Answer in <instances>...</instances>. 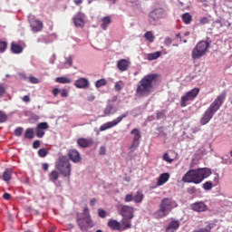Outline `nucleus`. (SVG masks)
I'll use <instances>...</instances> for the list:
<instances>
[{
    "label": "nucleus",
    "instance_id": "24",
    "mask_svg": "<svg viewBox=\"0 0 232 232\" xmlns=\"http://www.w3.org/2000/svg\"><path fill=\"white\" fill-rule=\"evenodd\" d=\"M11 51L13 53H23V46H21L19 44L12 43Z\"/></svg>",
    "mask_w": 232,
    "mask_h": 232
},
{
    "label": "nucleus",
    "instance_id": "57",
    "mask_svg": "<svg viewBox=\"0 0 232 232\" xmlns=\"http://www.w3.org/2000/svg\"><path fill=\"white\" fill-rule=\"evenodd\" d=\"M6 92V89L3 86L0 85V98L5 95V92Z\"/></svg>",
    "mask_w": 232,
    "mask_h": 232
},
{
    "label": "nucleus",
    "instance_id": "37",
    "mask_svg": "<svg viewBox=\"0 0 232 232\" xmlns=\"http://www.w3.org/2000/svg\"><path fill=\"white\" fill-rule=\"evenodd\" d=\"M106 84H108V82L106 81V79H101L96 81L95 82L96 88H102V86H106Z\"/></svg>",
    "mask_w": 232,
    "mask_h": 232
},
{
    "label": "nucleus",
    "instance_id": "7",
    "mask_svg": "<svg viewBox=\"0 0 232 232\" xmlns=\"http://www.w3.org/2000/svg\"><path fill=\"white\" fill-rule=\"evenodd\" d=\"M168 13L164 8H156L149 13V21H160V19H166Z\"/></svg>",
    "mask_w": 232,
    "mask_h": 232
},
{
    "label": "nucleus",
    "instance_id": "31",
    "mask_svg": "<svg viewBox=\"0 0 232 232\" xmlns=\"http://www.w3.org/2000/svg\"><path fill=\"white\" fill-rule=\"evenodd\" d=\"M24 137V139H28V140L34 139L35 137V132L34 129L32 128L26 129Z\"/></svg>",
    "mask_w": 232,
    "mask_h": 232
},
{
    "label": "nucleus",
    "instance_id": "47",
    "mask_svg": "<svg viewBox=\"0 0 232 232\" xmlns=\"http://www.w3.org/2000/svg\"><path fill=\"white\" fill-rule=\"evenodd\" d=\"M163 160H165V162H169V164H171V162H173V159L169 158V154L165 153L163 155Z\"/></svg>",
    "mask_w": 232,
    "mask_h": 232
},
{
    "label": "nucleus",
    "instance_id": "34",
    "mask_svg": "<svg viewBox=\"0 0 232 232\" xmlns=\"http://www.w3.org/2000/svg\"><path fill=\"white\" fill-rule=\"evenodd\" d=\"M144 37L147 41H149V43H153V41H155V35H153V32L151 31L145 33Z\"/></svg>",
    "mask_w": 232,
    "mask_h": 232
},
{
    "label": "nucleus",
    "instance_id": "4",
    "mask_svg": "<svg viewBox=\"0 0 232 232\" xmlns=\"http://www.w3.org/2000/svg\"><path fill=\"white\" fill-rule=\"evenodd\" d=\"M176 207L177 205L173 198H163L160 204V209L154 213L155 218H164V217H168V215H169V211Z\"/></svg>",
    "mask_w": 232,
    "mask_h": 232
},
{
    "label": "nucleus",
    "instance_id": "11",
    "mask_svg": "<svg viewBox=\"0 0 232 232\" xmlns=\"http://www.w3.org/2000/svg\"><path fill=\"white\" fill-rule=\"evenodd\" d=\"M133 213H135V208L128 205L122 206L120 210V215H121L123 218H133Z\"/></svg>",
    "mask_w": 232,
    "mask_h": 232
},
{
    "label": "nucleus",
    "instance_id": "56",
    "mask_svg": "<svg viewBox=\"0 0 232 232\" xmlns=\"http://www.w3.org/2000/svg\"><path fill=\"white\" fill-rule=\"evenodd\" d=\"M3 198H4L5 200H10V198H12V195H10V193H5V194L3 195Z\"/></svg>",
    "mask_w": 232,
    "mask_h": 232
},
{
    "label": "nucleus",
    "instance_id": "32",
    "mask_svg": "<svg viewBox=\"0 0 232 232\" xmlns=\"http://www.w3.org/2000/svg\"><path fill=\"white\" fill-rule=\"evenodd\" d=\"M182 21L185 24H189L193 21V16L189 13H185L182 14Z\"/></svg>",
    "mask_w": 232,
    "mask_h": 232
},
{
    "label": "nucleus",
    "instance_id": "5",
    "mask_svg": "<svg viewBox=\"0 0 232 232\" xmlns=\"http://www.w3.org/2000/svg\"><path fill=\"white\" fill-rule=\"evenodd\" d=\"M211 44L208 41H199L196 46L192 49L191 57L193 61H198L202 59L206 53H208Z\"/></svg>",
    "mask_w": 232,
    "mask_h": 232
},
{
    "label": "nucleus",
    "instance_id": "38",
    "mask_svg": "<svg viewBox=\"0 0 232 232\" xmlns=\"http://www.w3.org/2000/svg\"><path fill=\"white\" fill-rule=\"evenodd\" d=\"M38 155L39 157H41L42 159H44V157H46L48 155V149L44 148V149H40L38 150Z\"/></svg>",
    "mask_w": 232,
    "mask_h": 232
},
{
    "label": "nucleus",
    "instance_id": "19",
    "mask_svg": "<svg viewBox=\"0 0 232 232\" xmlns=\"http://www.w3.org/2000/svg\"><path fill=\"white\" fill-rule=\"evenodd\" d=\"M108 226L111 227V229H113L114 231H121L122 229V225H121V222L115 219H110L108 221Z\"/></svg>",
    "mask_w": 232,
    "mask_h": 232
},
{
    "label": "nucleus",
    "instance_id": "50",
    "mask_svg": "<svg viewBox=\"0 0 232 232\" xmlns=\"http://www.w3.org/2000/svg\"><path fill=\"white\" fill-rule=\"evenodd\" d=\"M200 24H209V19L208 17H203L199 20Z\"/></svg>",
    "mask_w": 232,
    "mask_h": 232
},
{
    "label": "nucleus",
    "instance_id": "27",
    "mask_svg": "<svg viewBox=\"0 0 232 232\" xmlns=\"http://www.w3.org/2000/svg\"><path fill=\"white\" fill-rule=\"evenodd\" d=\"M135 204H140L144 200V194L142 191L138 190L136 194L133 196Z\"/></svg>",
    "mask_w": 232,
    "mask_h": 232
},
{
    "label": "nucleus",
    "instance_id": "16",
    "mask_svg": "<svg viewBox=\"0 0 232 232\" xmlns=\"http://www.w3.org/2000/svg\"><path fill=\"white\" fill-rule=\"evenodd\" d=\"M74 86L79 89H86L90 87V81L86 78H80L75 81Z\"/></svg>",
    "mask_w": 232,
    "mask_h": 232
},
{
    "label": "nucleus",
    "instance_id": "64",
    "mask_svg": "<svg viewBox=\"0 0 232 232\" xmlns=\"http://www.w3.org/2000/svg\"><path fill=\"white\" fill-rule=\"evenodd\" d=\"M176 37L180 39V34H176Z\"/></svg>",
    "mask_w": 232,
    "mask_h": 232
},
{
    "label": "nucleus",
    "instance_id": "41",
    "mask_svg": "<svg viewBox=\"0 0 232 232\" xmlns=\"http://www.w3.org/2000/svg\"><path fill=\"white\" fill-rule=\"evenodd\" d=\"M8 121V115L5 111H0V123L6 122Z\"/></svg>",
    "mask_w": 232,
    "mask_h": 232
},
{
    "label": "nucleus",
    "instance_id": "9",
    "mask_svg": "<svg viewBox=\"0 0 232 232\" xmlns=\"http://www.w3.org/2000/svg\"><path fill=\"white\" fill-rule=\"evenodd\" d=\"M77 224L82 231H86L88 227H93V222L91 217H82L81 214L77 215Z\"/></svg>",
    "mask_w": 232,
    "mask_h": 232
},
{
    "label": "nucleus",
    "instance_id": "18",
    "mask_svg": "<svg viewBox=\"0 0 232 232\" xmlns=\"http://www.w3.org/2000/svg\"><path fill=\"white\" fill-rule=\"evenodd\" d=\"M117 68L120 72H126L130 68V61L126 59H121L117 63Z\"/></svg>",
    "mask_w": 232,
    "mask_h": 232
},
{
    "label": "nucleus",
    "instance_id": "62",
    "mask_svg": "<svg viewBox=\"0 0 232 232\" xmlns=\"http://www.w3.org/2000/svg\"><path fill=\"white\" fill-rule=\"evenodd\" d=\"M74 5H82V0H73Z\"/></svg>",
    "mask_w": 232,
    "mask_h": 232
},
{
    "label": "nucleus",
    "instance_id": "42",
    "mask_svg": "<svg viewBox=\"0 0 232 232\" xmlns=\"http://www.w3.org/2000/svg\"><path fill=\"white\" fill-rule=\"evenodd\" d=\"M6 48H8V44L6 42H0V53H3Z\"/></svg>",
    "mask_w": 232,
    "mask_h": 232
},
{
    "label": "nucleus",
    "instance_id": "10",
    "mask_svg": "<svg viewBox=\"0 0 232 232\" xmlns=\"http://www.w3.org/2000/svg\"><path fill=\"white\" fill-rule=\"evenodd\" d=\"M130 135H133V139H132V143L130 145V150H137V148H139V146L140 145V130H139V129H133L130 131Z\"/></svg>",
    "mask_w": 232,
    "mask_h": 232
},
{
    "label": "nucleus",
    "instance_id": "15",
    "mask_svg": "<svg viewBox=\"0 0 232 232\" xmlns=\"http://www.w3.org/2000/svg\"><path fill=\"white\" fill-rule=\"evenodd\" d=\"M179 227H180V221L172 219L165 228V232H175Z\"/></svg>",
    "mask_w": 232,
    "mask_h": 232
},
{
    "label": "nucleus",
    "instance_id": "43",
    "mask_svg": "<svg viewBox=\"0 0 232 232\" xmlns=\"http://www.w3.org/2000/svg\"><path fill=\"white\" fill-rule=\"evenodd\" d=\"M98 215H99V217H100L101 218H106V217H107L108 214L105 212L104 209L99 208V209H98Z\"/></svg>",
    "mask_w": 232,
    "mask_h": 232
},
{
    "label": "nucleus",
    "instance_id": "29",
    "mask_svg": "<svg viewBox=\"0 0 232 232\" xmlns=\"http://www.w3.org/2000/svg\"><path fill=\"white\" fill-rule=\"evenodd\" d=\"M55 82H58L59 84H70V82H72V79L66 76L57 77L55 79Z\"/></svg>",
    "mask_w": 232,
    "mask_h": 232
},
{
    "label": "nucleus",
    "instance_id": "44",
    "mask_svg": "<svg viewBox=\"0 0 232 232\" xmlns=\"http://www.w3.org/2000/svg\"><path fill=\"white\" fill-rule=\"evenodd\" d=\"M187 193L188 195H195L197 193V188L195 187H190L187 188Z\"/></svg>",
    "mask_w": 232,
    "mask_h": 232
},
{
    "label": "nucleus",
    "instance_id": "40",
    "mask_svg": "<svg viewBox=\"0 0 232 232\" xmlns=\"http://www.w3.org/2000/svg\"><path fill=\"white\" fill-rule=\"evenodd\" d=\"M124 86V82L120 81L115 82L114 88L116 90V92H121V90H122V87Z\"/></svg>",
    "mask_w": 232,
    "mask_h": 232
},
{
    "label": "nucleus",
    "instance_id": "2",
    "mask_svg": "<svg viewBox=\"0 0 232 232\" xmlns=\"http://www.w3.org/2000/svg\"><path fill=\"white\" fill-rule=\"evenodd\" d=\"M159 74L151 73L145 75L138 83L136 93L138 97H148L153 92V84L157 82Z\"/></svg>",
    "mask_w": 232,
    "mask_h": 232
},
{
    "label": "nucleus",
    "instance_id": "52",
    "mask_svg": "<svg viewBox=\"0 0 232 232\" xmlns=\"http://www.w3.org/2000/svg\"><path fill=\"white\" fill-rule=\"evenodd\" d=\"M164 43H165L166 46H170L171 44L173 43V40H171V38H169V37H166Z\"/></svg>",
    "mask_w": 232,
    "mask_h": 232
},
{
    "label": "nucleus",
    "instance_id": "26",
    "mask_svg": "<svg viewBox=\"0 0 232 232\" xmlns=\"http://www.w3.org/2000/svg\"><path fill=\"white\" fill-rule=\"evenodd\" d=\"M188 101H193L189 95H188V92L181 96L180 100V106L181 108H186L188 106Z\"/></svg>",
    "mask_w": 232,
    "mask_h": 232
},
{
    "label": "nucleus",
    "instance_id": "51",
    "mask_svg": "<svg viewBox=\"0 0 232 232\" xmlns=\"http://www.w3.org/2000/svg\"><path fill=\"white\" fill-rule=\"evenodd\" d=\"M40 146H41V141L39 140H36L34 141L33 148L34 150H37Z\"/></svg>",
    "mask_w": 232,
    "mask_h": 232
},
{
    "label": "nucleus",
    "instance_id": "61",
    "mask_svg": "<svg viewBox=\"0 0 232 232\" xmlns=\"http://www.w3.org/2000/svg\"><path fill=\"white\" fill-rule=\"evenodd\" d=\"M96 203H97V198H92L90 200V206H95Z\"/></svg>",
    "mask_w": 232,
    "mask_h": 232
},
{
    "label": "nucleus",
    "instance_id": "3",
    "mask_svg": "<svg viewBox=\"0 0 232 232\" xmlns=\"http://www.w3.org/2000/svg\"><path fill=\"white\" fill-rule=\"evenodd\" d=\"M226 101V92H222L218 95V97L214 100V102L209 105V107L206 110L200 119L201 126H206L213 119L215 113L220 110L222 104H224Z\"/></svg>",
    "mask_w": 232,
    "mask_h": 232
},
{
    "label": "nucleus",
    "instance_id": "17",
    "mask_svg": "<svg viewBox=\"0 0 232 232\" xmlns=\"http://www.w3.org/2000/svg\"><path fill=\"white\" fill-rule=\"evenodd\" d=\"M68 157L74 163L81 162V153L77 151V150H71L68 152Z\"/></svg>",
    "mask_w": 232,
    "mask_h": 232
},
{
    "label": "nucleus",
    "instance_id": "25",
    "mask_svg": "<svg viewBox=\"0 0 232 232\" xmlns=\"http://www.w3.org/2000/svg\"><path fill=\"white\" fill-rule=\"evenodd\" d=\"M109 24H111V17L110 16L103 17L102 19V24H101L102 30H106Z\"/></svg>",
    "mask_w": 232,
    "mask_h": 232
},
{
    "label": "nucleus",
    "instance_id": "59",
    "mask_svg": "<svg viewBox=\"0 0 232 232\" xmlns=\"http://www.w3.org/2000/svg\"><path fill=\"white\" fill-rule=\"evenodd\" d=\"M42 168H43L44 171H48V168H50V166L48 165V163H44L42 165Z\"/></svg>",
    "mask_w": 232,
    "mask_h": 232
},
{
    "label": "nucleus",
    "instance_id": "14",
    "mask_svg": "<svg viewBox=\"0 0 232 232\" xmlns=\"http://www.w3.org/2000/svg\"><path fill=\"white\" fill-rule=\"evenodd\" d=\"M79 148H91L93 145V139L92 138H79L76 140Z\"/></svg>",
    "mask_w": 232,
    "mask_h": 232
},
{
    "label": "nucleus",
    "instance_id": "45",
    "mask_svg": "<svg viewBox=\"0 0 232 232\" xmlns=\"http://www.w3.org/2000/svg\"><path fill=\"white\" fill-rule=\"evenodd\" d=\"M134 198L132 194H127L124 198V202H133Z\"/></svg>",
    "mask_w": 232,
    "mask_h": 232
},
{
    "label": "nucleus",
    "instance_id": "22",
    "mask_svg": "<svg viewBox=\"0 0 232 232\" xmlns=\"http://www.w3.org/2000/svg\"><path fill=\"white\" fill-rule=\"evenodd\" d=\"M73 23L77 27L84 26V18H82V15L81 14H78L73 18Z\"/></svg>",
    "mask_w": 232,
    "mask_h": 232
},
{
    "label": "nucleus",
    "instance_id": "55",
    "mask_svg": "<svg viewBox=\"0 0 232 232\" xmlns=\"http://www.w3.org/2000/svg\"><path fill=\"white\" fill-rule=\"evenodd\" d=\"M66 64H69V66H73V60L72 59L71 56L66 58Z\"/></svg>",
    "mask_w": 232,
    "mask_h": 232
},
{
    "label": "nucleus",
    "instance_id": "20",
    "mask_svg": "<svg viewBox=\"0 0 232 232\" xmlns=\"http://www.w3.org/2000/svg\"><path fill=\"white\" fill-rule=\"evenodd\" d=\"M168 180H169V173L165 172L159 177L157 186H164Z\"/></svg>",
    "mask_w": 232,
    "mask_h": 232
},
{
    "label": "nucleus",
    "instance_id": "6",
    "mask_svg": "<svg viewBox=\"0 0 232 232\" xmlns=\"http://www.w3.org/2000/svg\"><path fill=\"white\" fill-rule=\"evenodd\" d=\"M55 168L63 177H70V175H72V164H70L68 158L65 156L59 157L58 162L55 164Z\"/></svg>",
    "mask_w": 232,
    "mask_h": 232
},
{
    "label": "nucleus",
    "instance_id": "23",
    "mask_svg": "<svg viewBox=\"0 0 232 232\" xmlns=\"http://www.w3.org/2000/svg\"><path fill=\"white\" fill-rule=\"evenodd\" d=\"M121 224L123 227L121 228V231H125V229L131 228V218H123L121 220Z\"/></svg>",
    "mask_w": 232,
    "mask_h": 232
},
{
    "label": "nucleus",
    "instance_id": "21",
    "mask_svg": "<svg viewBox=\"0 0 232 232\" xmlns=\"http://www.w3.org/2000/svg\"><path fill=\"white\" fill-rule=\"evenodd\" d=\"M31 28L33 32H41V30H43V22L39 20L31 22Z\"/></svg>",
    "mask_w": 232,
    "mask_h": 232
},
{
    "label": "nucleus",
    "instance_id": "49",
    "mask_svg": "<svg viewBox=\"0 0 232 232\" xmlns=\"http://www.w3.org/2000/svg\"><path fill=\"white\" fill-rule=\"evenodd\" d=\"M82 217H90V209L88 208H83L82 214H80Z\"/></svg>",
    "mask_w": 232,
    "mask_h": 232
},
{
    "label": "nucleus",
    "instance_id": "36",
    "mask_svg": "<svg viewBox=\"0 0 232 232\" xmlns=\"http://www.w3.org/2000/svg\"><path fill=\"white\" fill-rule=\"evenodd\" d=\"M103 113H104V115H111V114L115 113V111H113V105L108 104L106 106V108L104 109Z\"/></svg>",
    "mask_w": 232,
    "mask_h": 232
},
{
    "label": "nucleus",
    "instance_id": "48",
    "mask_svg": "<svg viewBox=\"0 0 232 232\" xmlns=\"http://www.w3.org/2000/svg\"><path fill=\"white\" fill-rule=\"evenodd\" d=\"M29 82H32V84H39V79L31 76L29 77Z\"/></svg>",
    "mask_w": 232,
    "mask_h": 232
},
{
    "label": "nucleus",
    "instance_id": "46",
    "mask_svg": "<svg viewBox=\"0 0 232 232\" xmlns=\"http://www.w3.org/2000/svg\"><path fill=\"white\" fill-rule=\"evenodd\" d=\"M14 135L16 137H21L23 135V127H18L14 130Z\"/></svg>",
    "mask_w": 232,
    "mask_h": 232
},
{
    "label": "nucleus",
    "instance_id": "63",
    "mask_svg": "<svg viewBox=\"0 0 232 232\" xmlns=\"http://www.w3.org/2000/svg\"><path fill=\"white\" fill-rule=\"evenodd\" d=\"M162 117H164V113L163 112H158L157 113V119H162Z\"/></svg>",
    "mask_w": 232,
    "mask_h": 232
},
{
    "label": "nucleus",
    "instance_id": "39",
    "mask_svg": "<svg viewBox=\"0 0 232 232\" xmlns=\"http://www.w3.org/2000/svg\"><path fill=\"white\" fill-rule=\"evenodd\" d=\"M213 188V183L211 181H206L203 184V189H205V191H210V189Z\"/></svg>",
    "mask_w": 232,
    "mask_h": 232
},
{
    "label": "nucleus",
    "instance_id": "60",
    "mask_svg": "<svg viewBox=\"0 0 232 232\" xmlns=\"http://www.w3.org/2000/svg\"><path fill=\"white\" fill-rule=\"evenodd\" d=\"M23 101H24V102H30V96H28V95L24 96Z\"/></svg>",
    "mask_w": 232,
    "mask_h": 232
},
{
    "label": "nucleus",
    "instance_id": "8",
    "mask_svg": "<svg viewBox=\"0 0 232 232\" xmlns=\"http://www.w3.org/2000/svg\"><path fill=\"white\" fill-rule=\"evenodd\" d=\"M127 116H128V112H124L119 117H117L115 120H113L112 121H109L102 124L100 127V131H106V130H111V128H115V126H118L119 124H121V122H122V119H126Z\"/></svg>",
    "mask_w": 232,
    "mask_h": 232
},
{
    "label": "nucleus",
    "instance_id": "13",
    "mask_svg": "<svg viewBox=\"0 0 232 232\" xmlns=\"http://www.w3.org/2000/svg\"><path fill=\"white\" fill-rule=\"evenodd\" d=\"M192 211H196V213H204V211H208V205L203 201L195 202L190 205Z\"/></svg>",
    "mask_w": 232,
    "mask_h": 232
},
{
    "label": "nucleus",
    "instance_id": "53",
    "mask_svg": "<svg viewBox=\"0 0 232 232\" xmlns=\"http://www.w3.org/2000/svg\"><path fill=\"white\" fill-rule=\"evenodd\" d=\"M60 93H61V97H64V98L68 97V90L66 89L61 90Z\"/></svg>",
    "mask_w": 232,
    "mask_h": 232
},
{
    "label": "nucleus",
    "instance_id": "30",
    "mask_svg": "<svg viewBox=\"0 0 232 232\" xmlns=\"http://www.w3.org/2000/svg\"><path fill=\"white\" fill-rule=\"evenodd\" d=\"M187 93L190 97V99L192 101H194L196 99V97L198 95V93H200V89L194 88V89L188 91Z\"/></svg>",
    "mask_w": 232,
    "mask_h": 232
},
{
    "label": "nucleus",
    "instance_id": "58",
    "mask_svg": "<svg viewBox=\"0 0 232 232\" xmlns=\"http://www.w3.org/2000/svg\"><path fill=\"white\" fill-rule=\"evenodd\" d=\"M100 155H106V147L100 148Z\"/></svg>",
    "mask_w": 232,
    "mask_h": 232
},
{
    "label": "nucleus",
    "instance_id": "1",
    "mask_svg": "<svg viewBox=\"0 0 232 232\" xmlns=\"http://www.w3.org/2000/svg\"><path fill=\"white\" fill-rule=\"evenodd\" d=\"M211 169L200 168L196 169H189L183 177L182 182L186 184H201L206 179L211 177Z\"/></svg>",
    "mask_w": 232,
    "mask_h": 232
},
{
    "label": "nucleus",
    "instance_id": "33",
    "mask_svg": "<svg viewBox=\"0 0 232 232\" xmlns=\"http://www.w3.org/2000/svg\"><path fill=\"white\" fill-rule=\"evenodd\" d=\"M49 179L52 180V182H56L59 179V172L56 170H53L49 174Z\"/></svg>",
    "mask_w": 232,
    "mask_h": 232
},
{
    "label": "nucleus",
    "instance_id": "35",
    "mask_svg": "<svg viewBox=\"0 0 232 232\" xmlns=\"http://www.w3.org/2000/svg\"><path fill=\"white\" fill-rule=\"evenodd\" d=\"M160 55H162V53H160V52L149 53L148 54V59H149V61H155V59H159V57H160Z\"/></svg>",
    "mask_w": 232,
    "mask_h": 232
},
{
    "label": "nucleus",
    "instance_id": "12",
    "mask_svg": "<svg viewBox=\"0 0 232 232\" xmlns=\"http://www.w3.org/2000/svg\"><path fill=\"white\" fill-rule=\"evenodd\" d=\"M50 126L48 125V122H41L39 123L35 128V135L38 137V139H43L44 137V130H48Z\"/></svg>",
    "mask_w": 232,
    "mask_h": 232
},
{
    "label": "nucleus",
    "instance_id": "28",
    "mask_svg": "<svg viewBox=\"0 0 232 232\" xmlns=\"http://www.w3.org/2000/svg\"><path fill=\"white\" fill-rule=\"evenodd\" d=\"M3 180L5 182H8L9 180H12V169H6L2 176Z\"/></svg>",
    "mask_w": 232,
    "mask_h": 232
},
{
    "label": "nucleus",
    "instance_id": "54",
    "mask_svg": "<svg viewBox=\"0 0 232 232\" xmlns=\"http://www.w3.org/2000/svg\"><path fill=\"white\" fill-rule=\"evenodd\" d=\"M59 93H61V89H59V88H54V89L53 90V95L54 97H57V95H59Z\"/></svg>",
    "mask_w": 232,
    "mask_h": 232
}]
</instances>
